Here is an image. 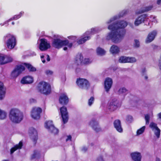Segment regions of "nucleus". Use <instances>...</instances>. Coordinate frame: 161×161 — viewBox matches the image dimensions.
Wrapping results in <instances>:
<instances>
[{
  "label": "nucleus",
  "instance_id": "864d4df0",
  "mask_svg": "<svg viewBox=\"0 0 161 161\" xmlns=\"http://www.w3.org/2000/svg\"><path fill=\"white\" fill-rule=\"evenodd\" d=\"M156 161H160V159L159 158H158L157 157L156 158Z\"/></svg>",
  "mask_w": 161,
  "mask_h": 161
},
{
  "label": "nucleus",
  "instance_id": "0eeeda50",
  "mask_svg": "<svg viewBox=\"0 0 161 161\" xmlns=\"http://www.w3.org/2000/svg\"><path fill=\"white\" fill-rule=\"evenodd\" d=\"M91 61L89 58H85L83 60V57L81 54L77 55L75 58V63L76 65L80 64H88L91 63Z\"/></svg>",
  "mask_w": 161,
  "mask_h": 161
},
{
  "label": "nucleus",
  "instance_id": "a18cd8bd",
  "mask_svg": "<svg viewBox=\"0 0 161 161\" xmlns=\"http://www.w3.org/2000/svg\"><path fill=\"white\" fill-rule=\"evenodd\" d=\"M97 160L98 161H104L103 160V157L101 156L98 158H97Z\"/></svg>",
  "mask_w": 161,
  "mask_h": 161
},
{
  "label": "nucleus",
  "instance_id": "c03bdc74",
  "mask_svg": "<svg viewBox=\"0 0 161 161\" xmlns=\"http://www.w3.org/2000/svg\"><path fill=\"white\" fill-rule=\"evenodd\" d=\"M29 101L31 103L36 102V100L33 98L30 99Z\"/></svg>",
  "mask_w": 161,
  "mask_h": 161
},
{
  "label": "nucleus",
  "instance_id": "e433bc0d",
  "mask_svg": "<svg viewBox=\"0 0 161 161\" xmlns=\"http://www.w3.org/2000/svg\"><path fill=\"white\" fill-rule=\"evenodd\" d=\"M145 119L146 120V124H148L149 123L150 120V116L148 114L145 115Z\"/></svg>",
  "mask_w": 161,
  "mask_h": 161
},
{
  "label": "nucleus",
  "instance_id": "aec40b11",
  "mask_svg": "<svg viewBox=\"0 0 161 161\" xmlns=\"http://www.w3.org/2000/svg\"><path fill=\"white\" fill-rule=\"evenodd\" d=\"M113 80L111 78L107 77L106 78L104 82V87L106 92H108L112 86Z\"/></svg>",
  "mask_w": 161,
  "mask_h": 161
},
{
  "label": "nucleus",
  "instance_id": "f03ea898",
  "mask_svg": "<svg viewBox=\"0 0 161 161\" xmlns=\"http://www.w3.org/2000/svg\"><path fill=\"white\" fill-rule=\"evenodd\" d=\"M9 117L10 120L15 123H19L23 119V113L17 109H12L9 113Z\"/></svg>",
  "mask_w": 161,
  "mask_h": 161
},
{
  "label": "nucleus",
  "instance_id": "052dcab7",
  "mask_svg": "<svg viewBox=\"0 0 161 161\" xmlns=\"http://www.w3.org/2000/svg\"><path fill=\"white\" fill-rule=\"evenodd\" d=\"M145 79H147V78H148V77H147V76H145Z\"/></svg>",
  "mask_w": 161,
  "mask_h": 161
},
{
  "label": "nucleus",
  "instance_id": "c85d7f7f",
  "mask_svg": "<svg viewBox=\"0 0 161 161\" xmlns=\"http://www.w3.org/2000/svg\"><path fill=\"white\" fill-rule=\"evenodd\" d=\"M110 51L112 54H117L119 53V49L118 46L114 45L111 47Z\"/></svg>",
  "mask_w": 161,
  "mask_h": 161
},
{
  "label": "nucleus",
  "instance_id": "423d86ee",
  "mask_svg": "<svg viewBox=\"0 0 161 161\" xmlns=\"http://www.w3.org/2000/svg\"><path fill=\"white\" fill-rule=\"evenodd\" d=\"M77 86L82 89L88 90L90 87V83L86 79L79 78L76 81Z\"/></svg>",
  "mask_w": 161,
  "mask_h": 161
},
{
  "label": "nucleus",
  "instance_id": "680f3d73",
  "mask_svg": "<svg viewBox=\"0 0 161 161\" xmlns=\"http://www.w3.org/2000/svg\"><path fill=\"white\" fill-rule=\"evenodd\" d=\"M14 19H13V17H12V18H11L10 19H9V20H14Z\"/></svg>",
  "mask_w": 161,
  "mask_h": 161
},
{
  "label": "nucleus",
  "instance_id": "2eb2a0df",
  "mask_svg": "<svg viewBox=\"0 0 161 161\" xmlns=\"http://www.w3.org/2000/svg\"><path fill=\"white\" fill-rule=\"evenodd\" d=\"M12 58L7 55L0 56V64L3 65L10 63L13 61Z\"/></svg>",
  "mask_w": 161,
  "mask_h": 161
},
{
  "label": "nucleus",
  "instance_id": "09e8293b",
  "mask_svg": "<svg viewBox=\"0 0 161 161\" xmlns=\"http://www.w3.org/2000/svg\"><path fill=\"white\" fill-rule=\"evenodd\" d=\"M161 3V0H158L157 1V3L158 4H160Z\"/></svg>",
  "mask_w": 161,
  "mask_h": 161
},
{
  "label": "nucleus",
  "instance_id": "6e6552de",
  "mask_svg": "<svg viewBox=\"0 0 161 161\" xmlns=\"http://www.w3.org/2000/svg\"><path fill=\"white\" fill-rule=\"evenodd\" d=\"M42 111V110L41 108L34 107L32 108L31 111V116L35 119H38L40 118V114Z\"/></svg>",
  "mask_w": 161,
  "mask_h": 161
},
{
  "label": "nucleus",
  "instance_id": "3c124183",
  "mask_svg": "<svg viewBox=\"0 0 161 161\" xmlns=\"http://www.w3.org/2000/svg\"><path fill=\"white\" fill-rule=\"evenodd\" d=\"M63 50L64 51L67 50V47H64L63 48Z\"/></svg>",
  "mask_w": 161,
  "mask_h": 161
},
{
  "label": "nucleus",
  "instance_id": "2f4dec72",
  "mask_svg": "<svg viewBox=\"0 0 161 161\" xmlns=\"http://www.w3.org/2000/svg\"><path fill=\"white\" fill-rule=\"evenodd\" d=\"M40 156V152L37 150H35L33 151V153L31 156V159H33L36 157H39Z\"/></svg>",
  "mask_w": 161,
  "mask_h": 161
},
{
  "label": "nucleus",
  "instance_id": "79ce46f5",
  "mask_svg": "<svg viewBox=\"0 0 161 161\" xmlns=\"http://www.w3.org/2000/svg\"><path fill=\"white\" fill-rule=\"evenodd\" d=\"M45 73L47 75H52L53 74V72L52 71L50 70H47L45 71Z\"/></svg>",
  "mask_w": 161,
  "mask_h": 161
},
{
  "label": "nucleus",
  "instance_id": "7c9ffc66",
  "mask_svg": "<svg viewBox=\"0 0 161 161\" xmlns=\"http://www.w3.org/2000/svg\"><path fill=\"white\" fill-rule=\"evenodd\" d=\"M153 7L152 6L143 7L142 8L141 10H140L138 12L136 13L137 14H141L145 12H148L151 10Z\"/></svg>",
  "mask_w": 161,
  "mask_h": 161
},
{
  "label": "nucleus",
  "instance_id": "cd10ccee",
  "mask_svg": "<svg viewBox=\"0 0 161 161\" xmlns=\"http://www.w3.org/2000/svg\"><path fill=\"white\" fill-rule=\"evenodd\" d=\"M23 146V143L21 141L19 142L18 144L15 145L13 147H12L10 149V153H13L14 151L18 149L21 148Z\"/></svg>",
  "mask_w": 161,
  "mask_h": 161
},
{
  "label": "nucleus",
  "instance_id": "473e14b6",
  "mask_svg": "<svg viewBox=\"0 0 161 161\" xmlns=\"http://www.w3.org/2000/svg\"><path fill=\"white\" fill-rule=\"evenodd\" d=\"M96 52L97 54L100 56L104 55L106 53V51L104 50L100 47H98L97 48Z\"/></svg>",
  "mask_w": 161,
  "mask_h": 161
},
{
  "label": "nucleus",
  "instance_id": "20e7f679",
  "mask_svg": "<svg viewBox=\"0 0 161 161\" xmlns=\"http://www.w3.org/2000/svg\"><path fill=\"white\" fill-rule=\"evenodd\" d=\"M4 40H7L6 44L7 47L10 49L14 48L16 45L17 41L16 37L13 35L8 34L3 37Z\"/></svg>",
  "mask_w": 161,
  "mask_h": 161
},
{
  "label": "nucleus",
  "instance_id": "a878e982",
  "mask_svg": "<svg viewBox=\"0 0 161 161\" xmlns=\"http://www.w3.org/2000/svg\"><path fill=\"white\" fill-rule=\"evenodd\" d=\"M130 155L134 161H141L142 156L140 153L136 152L132 153Z\"/></svg>",
  "mask_w": 161,
  "mask_h": 161
},
{
  "label": "nucleus",
  "instance_id": "bf43d9fd",
  "mask_svg": "<svg viewBox=\"0 0 161 161\" xmlns=\"http://www.w3.org/2000/svg\"><path fill=\"white\" fill-rule=\"evenodd\" d=\"M41 59H42V58H44V56H41Z\"/></svg>",
  "mask_w": 161,
  "mask_h": 161
},
{
  "label": "nucleus",
  "instance_id": "0e129e2a",
  "mask_svg": "<svg viewBox=\"0 0 161 161\" xmlns=\"http://www.w3.org/2000/svg\"><path fill=\"white\" fill-rule=\"evenodd\" d=\"M111 21H111V20H110V22H108V23H109L111 22Z\"/></svg>",
  "mask_w": 161,
  "mask_h": 161
},
{
  "label": "nucleus",
  "instance_id": "f704fd0d",
  "mask_svg": "<svg viewBox=\"0 0 161 161\" xmlns=\"http://www.w3.org/2000/svg\"><path fill=\"white\" fill-rule=\"evenodd\" d=\"M145 128V126H143L140 129L138 130L136 132V134L137 135H139L142 134L144 131Z\"/></svg>",
  "mask_w": 161,
  "mask_h": 161
},
{
  "label": "nucleus",
  "instance_id": "e2e57ef3",
  "mask_svg": "<svg viewBox=\"0 0 161 161\" xmlns=\"http://www.w3.org/2000/svg\"><path fill=\"white\" fill-rule=\"evenodd\" d=\"M12 25H14V22H12Z\"/></svg>",
  "mask_w": 161,
  "mask_h": 161
},
{
  "label": "nucleus",
  "instance_id": "dca6fc26",
  "mask_svg": "<svg viewBox=\"0 0 161 161\" xmlns=\"http://www.w3.org/2000/svg\"><path fill=\"white\" fill-rule=\"evenodd\" d=\"M29 133L33 142L36 144L38 138L36 130L34 128L31 127L29 129Z\"/></svg>",
  "mask_w": 161,
  "mask_h": 161
},
{
  "label": "nucleus",
  "instance_id": "5fc2aeb1",
  "mask_svg": "<svg viewBox=\"0 0 161 161\" xmlns=\"http://www.w3.org/2000/svg\"><path fill=\"white\" fill-rule=\"evenodd\" d=\"M80 68H77L76 69V72H78V71H80Z\"/></svg>",
  "mask_w": 161,
  "mask_h": 161
},
{
  "label": "nucleus",
  "instance_id": "c9c22d12",
  "mask_svg": "<svg viewBox=\"0 0 161 161\" xmlns=\"http://www.w3.org/2000/svg\"><path fill=\"white\" fill-rule=\"evenodd\" d=\"M94 100V98L93 97H91L88 100V104L89 106H91L93 103Z\"/></svg>",
  "mask_w": 161,
  "mask_h": 161
},
{
  "label": "nucleus",
  "instance_id": "6e6d98bb",
  "mask_svg": "<svg viewBox=\"0 0 161 161\" xmlns=\"http://www.w3.org/2000/svg\"><path fill=\"white\" fill-rule=\"evenodd\" d=\"M83 150L85 151H86L87 150V149L85 148V147H84L83 148Z\"/></svg>",
  "mask_w": 161,
  "mask_h": 161
},
{
  "label": "nucleus",
  "instance_id": "7ed1b4c3",
  "mask_svg": "<svg viewBox=\"0 0 161 161\" xmlns=\"http://www.w3.org/2000/svg\"><path fill=\"white\" fill-rule=\"evenodd\" d=\"M52 45L53 47L59 49L63 46L67 45L69 48H71L73 46V43H69V41L67 39L63 40L59 38H56L53 40Z\"/></svg>",
  "mask_w": 161,
  "mask_h": 161
},
{
  "label": "nucleus",
  "instance_id": "ddd939ff",
  "mask_svg": "<svg viewBox=\"0 0 161 161\" xmlns=\"http://www.w3.org/2000/svg\"><path fill=\"white\" fill-rule=\"evenodd\" d=\"M120 106L119 101L116 98H114L110 102L108 109L111 111H114Z\"/></svg>",
  "mask_w": 161,
  "mask_h": 161
},
{
  "label": "nucleus",
  "instance_id": "13d9d810",
  "mask_svg": "<svg viewBox=\"0 0 161 161\" xmlns=\"http://www.w3.org/2000/svg\"><path fill=\"white\" fill-rule=\"evenodd\" d=\"M2 161H9V160L8 159H5L3 160Z\"/></svg>",
  "mask_w": 161,
  "mask_h": 161
},
{
  "label": "nucleus",
  "instance_id": "c756f323",
  "mask_svg": "<svg viewBox=\"0 0 161 161\" xmlns=\"http://www.w3.org/2000/svg\"><path fill=\"white\" fill-rule=\"evenodd\" d=\"M22 64L26 67L30 72H35L36 71V69L30 63H25Z\"/></svg>",
  "mask_w": 161,
  "mask_h": 161
},
{
  "label": "nucleus",
  "instance_id": "49530a36",
  "mask_svg": "<svg viewBox=\"0 0 161 161\" xmlns=\"http://www.w3.org/2000/svg\"><path fill=\"white\" fill-rule=\"evenodd\" d=\"M152 46L153 47V49L154 50L157 49L158 47L157 46L153 44L152 45Z\"/></svg>",
  "mask_w": 161,
  "mask_h": 161
},
{
  "label": "nucleus",
  "instance_id": "9d476101",
  "mask_svg": "<svg viewBox=\"0 0 161 161\" xmlns=\"http://www.w3.org/2000/svg\"><path fill=\"white\" fill-rule=\"evenodd\" d=\"M25 68L24 66L21 65H18L16 66L15 68L11 73V76L13 78H16L22 72L25 70Z\"/></svg>",
  "mask_w": 161,
  "mask_h": 161
},
{
  "label": "nucleus",
  "instance_id": "4be33fe9",
  "mask_svg": "<svg viewBox=\"0 0 161 161\" xmlns=\"http://www.w3.org/2000/svg\"><path fill=\"white\" fill-rule=\"evenodd\" d=\"M147 16V15L146 14H143L138 16L135 21V25L138 26L142 23H144Z\"/></svg>",
  "mask_w": 161,
  "mask_h": 161
},
{
  "label": "nucleus",
  "instance_id": "4468645a",
  "mask_svg": "<svg viewBox=\"0 0 161 161\" xmlns=\"http://www.w3.org/2000/svg\"><path fill=\"white\" fill-rule=\"evenodd\" d=\"M119 61L121 63H133L136 61V59L134 57L122 56L119 58Z\"/></svg>",
  "mask_w": 161,
  "mask_h": 161
},
{
  "label": "nucleus",
  "instance_id": "ea45409f",
  "mask_svg": "<svg viewBox=\"0 0 161 161\" xmlns=\"http://www.w3.org/2000/svg\"><path fill=\"white\" fill-rule=\"evenodd\" d=\"M22 13L20 12L19 14L18 15H15L13 17V19H17L19 18L22 16Z\"/></svg>",
  "mask_w": 161,
  "mask_h": 161
},
{
  "label": "nucleus",
  "instance_id": "f8f14e48",
  "mask_svg": "<svg viewBox=\"0 0 161 161\" xmlns=\"http://www.w3.org/2000/svg\"><path fill=\"white\" fill-rule=\"evenodd\" d=\"M40 43L39 44V48L41 51L47 50L51 47L50 44L47 42V40L45 38L40 39Z\"/></svg>",
  "mask_w": 161,
  "mask_h": 161
},
{
  "label": "nucleus",
  "instance_id": "4d7b16f0",
  "mask_svg": "<svg viewBox=\"0 0 161 161\" xmlns=\"http://www.w3.org/2000/svg\"><path fill=\"white\" fill-rule=\"evenodd\" d=\"M42 62L43 63H44L45 62V59H43V60H42Z\"/></svg>",
  "mask_w": 161,
  "mask_h": 161
},
{
  "label": "nucleus",
  "instance_id": "1a4fd4ad",
  "mask_svg": "<svg viewBox=\"0 0 161 161\" xmlns=\"http://www.w3.org/2000/svg\"><path fill=\"white\" fill-rule=\"evenodd\" d=\"M60 110L63 123L65 124L67 122L69 119L68 113L67 108L63 106L60 108Z\"/></svg>",
  "mask_w": 161,
  "mask_h": 161
},
{
  "label": "nucleus",
  "instance_id": "4c0bfd02",
  "mask_svg": "<svg viewBox=\"0 0 161 161\" xmlns=\"http://www.w3.org/2000/svg\"><path fill=\"white\" fill-rule=\"evenodd\" d=\"M127 90L124 87L120 88L119 90V93L120 94H123L125 93Z\"/></svg>",
  "mask_w": 161,
  "mask_h": 161
},
{
  "label": "nucleus",
  "instance_id": "9b49d317",
  "mask_svg": "<svg viewBox=\"0 0 161 161\" xmlns=\"http://www.w3.org/2000/svg\"><path fill=\"white\" fill-rule=\"evenodd\" d=\"M45 126L46 128L54 134H57L58 133V130L53 124V122L52 121H46Z\"/></svg>",
  "mask_w": 161,
  "mask_h": 161
},
{
  "label": "nucleus",
  "instance_id": "58836bf2",
  "mask_svg": "<svg viewBox=\"0 0 161 161\" xmlns=\"http://www.w3.org/2000/svg\"><path fill=\"white\" fill-rule=\"evenodd\" d=\"M133 120V117L131 115H128L126 117V120L129 122H131Z\"/></svg>",
  "mask_w": 161,
  "mask_h": 161
},
{
  "label": "nucleus",
  "instance_id": "a211bd4d",
  "mask_svg": "<svg viewBox=\"0 0 161 161\" xmlns=\"http://www.w3.org/2000/svg\"><path fill=\"white\" fill-rule=\"evenodd\" d=\"M150 127L153 130H155L154 131L155 134L157 138H159L160 134V130L157 126V124L154 122H151L150 124Z\"/></svg>",
  "mask_w": 161,
  "mask_h": 161
},
{
  "label": "nucleus",
  "instance_id": "37998d69",
  "mask_svg": "<svg viewBox=\"0 0 161 161\" xmlns=\"http://www.w3.org/2000/svg\"><path fill=\"white\" fill-rule=\"evenodd\" d=\"M72 140V137L70 135H69L67 136V138L66 140V142H68L69 141H71Z\"/></svg>",
  "mask_w": 161,
  "mask_h": 161
},
{
  "label": "nucleus",
  "instance_id": "a19ab883",
  "mask_svg": "<svg viewBox=\"0 0 161 161\" xmlns=\"http://www.w3.org/2000/svg\"><path fill=\"white\" fill-rule=\"evenodd\" d=\"M134 46L136 47H138L140 46V42L138 40H135Z\"/></svg>",
  "mask_w": 161,
  "mask_h": 161
},
{
  "label": "nucleus",
  "instance_id": "39448f33",
  "mask_svg": "<svg viewBox=\"0 0 161 161\" xmlns=\"http://www.w3.org/2000/svg\"><path fill=\"white\" fill-rule=\"evenodd\" d=\"M38 87L39 91L44 95H48L51 92V86L46 82L43 81L40 82Z\"/></svg>",
  "mask_w": 161,
  "mask_h": 161
},
{
  "label": "nucleus",
  "instance_id": "393cba45",
  "mask_svg": "<svg viewBox=\"0 0 161 161\" xmlns=\"http://www.w3.org/2000/svg\"><path fill=\"white\" fill-rule=\"evenodd\" d=\"M6 88L4 86L2 82L0 81V100H2L5 97L6 94Z\"/></svg>",
  "mask_w": 161,
  "mask_h": 161
},
{
  "label": "nucleus",
  "instance_id": "f3484780",
  "mask_svg": "<svg viewBox=\"0 0 161 161\" xmlns=\"http://www.w3.org/2000/svg\"><path fill=\"white\" fill-rule=\"evenodd\" d=\"M59 102L61 104L66 105L69 103V98L65 94L62 93L59 98Z\"/></svg>",
  "mask_w": 161,
  "mask_h": 161
},
{
  "label": "nucleus",
  "instance_id": "de8ad7c7",
  "mask_svg": "<svg viewBox=\"0 0 161 161\" xmlns=\"http://www.w3.org/2000/svg\"><path fill=\"white\" fill-rule=\"evenodd\" d=\"M47 60L48 61H50V58L49 56L48 55H47Z\"/></svg>",
  "mask_w": 161,
  "mask_h": 161
},
{
  "label": "nucleus",
  "instance_id": "603ef678",
  "mask_svg": "<svg viewBox=\"0 0 161 161\" xmlns=\"http://www.w3.org/2000/svg\"><path fill=\"white\" fill-rule=\"evenodd\" d=\"M146 71V69L145 68H144V69H143L142 70V72L143 73H144Z\"/></svg>",
  "mask_w": 161,
  "mask_h": 161
},
{
  "label": "nucleus",
  "instance_id": "bb28decb",
  "mask_svg": "<svg viewBox=\"0 0 161 161\" xmlns=\"http://www.w3.org/2000/svg\"><path fill=\"white\" fill-rule=\"evenodd\" d=\"M114 125L115 128L117 131L119 132H121L122 131L123 129L121 126V122L119 120H115L114 122Z\"/></svg>",
  "mask_w": 161,
  "mask_h": 161
},
{
  "label": "nucleus",
  "instance_id": "5701e85b",
  "mask_svg": "<svg viewBox=\"0 0 161 161\" xmlns=\"http://www.w3.org/2000/svg\"><path fill=\"white\" fill-rule=\"evenodd\" d=\"M89 125L96 132H98L101 130V128L99 127L98 122L94 119H92L90 122Z\"/></svg>",
  "mask_w": 161,
  "mask_h": 161
},
{
  "label": "nucleus",
  "instance_id": "8fccbe9b",
  "mask_svg": "<svg viewBox=\"0 0 161 161\" xmlns=\"http://www.w3.org/2000/svg\"><path fill=\"white\" fill-rule=\"evenodd\" d=\"M158 116L159 117V118L161 119V112L158 114Z\"/></svg>",
  "mask_w": 161,
  "mask_h": 161
},
{
  "label": "nucleus",
  "instance_id": "b1692460",
  "mask_svg": "<svg viewBox=\"0 0 161 161\" xmlns=\"http://www.w3.org/2000/svg\"><path fill=\"white\" fill-rule=\"evenodd\" d=\"M33 82V77L29 76L23 77L21 80V83L22 84H30Z\"/></svg>",
  "mask_w": 161,
  "mask_h": 161
},
{
  "label": "nucleus",
  "instance_id": "72a5a7b5",
  "mask_svg": "<svg viewBox=\"0 0 161 161\" xmlns=\"http://www.w3.org/2000/svg\"><path fill=\"white\" fill-rule=\"evenodd\" d=\"M6 116L7 113L6 112L0 109V119H4L6 118Z\"/></svg>",
  "mask_w": 161,
  "mask_h": 161
},
{
  "label": "nucleus",
  "instance_id": "6ab92c4d",
  "mask_svg": "<svg viewBox=\"0 0 161 161\" xmlns=\"http://www.w3.org/2000/svg\"><path fill=\"white\" fill-rule=\"evenodd\" d=\"M157 35V32L155 31H153L149 33L145 40V42L148 43L151 42L154 39Z\"/></svg>",
  "mask_w": 161,
  "mask_h": 161
},
{
  "label": "nucleus",
  "instance_id": "f257e3e1",
  "mask_svg": "<svg viewBox=\"0 0 161 161\" xmlns=\"http://www.w3.org/2000/svg\"><path fill=\"white\" fill-rule=\"evenodd\" d=\"M127 25L126 22L124 20L118 21L109 25L108 28L112 31L106 37V40H111L114 43L120 42L125 34L124 28Z\"/></svg>",
  "mask_w": 161,
  "mask_h": 161
},
{
  "label": "nucleus",
  "instance_id": "412c9836",
  "mask_svg": "<svg viewBox=\"0 0 161 161\" xmlns=\"http://www.w3.org/2000/svg\"><path fill=\"white\" fill-rule=\"evenodd\" d=\"M88 32H86L82 36V37L77 41L79 44H81L85 42L87 40L91 39V36H88Z\"/></svg>",
  "mask_w": 161,
  "mask_h": 161
}]
</instances>
